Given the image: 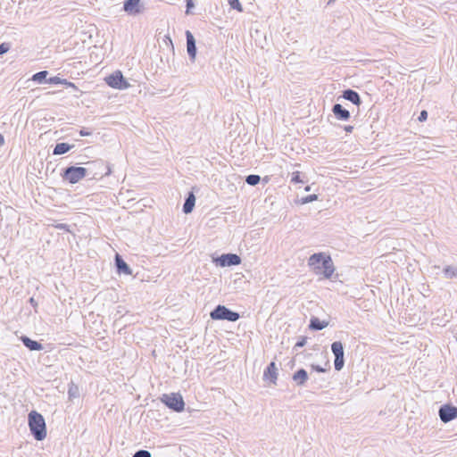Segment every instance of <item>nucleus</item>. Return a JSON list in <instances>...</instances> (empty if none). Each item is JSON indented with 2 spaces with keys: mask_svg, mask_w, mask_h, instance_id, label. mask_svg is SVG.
<instances>
[{
  "mask_svg": "<svg viewBox=\"0 0 457 457\" xmlns=\"http://www.w3.org/2000/svg\"><path fill=\"white\" fill-rule=\"evenodd\" d=\"M308 265L314 274L321 275L327 279L331 278L336 270L331 256L324 252L312 254L308 259Z\"/></svg>",
  "mask_w": 457,
  "mask_h": 457,
  "instance_id": "f257e3e1",
  "label": "nucleus"
},
{
  "mask_svg": "<svg viewBox=\"0 0 457 457\" xmlns=\"http://www.w3.org/2000/svg\"><path fill=\"white\" fill-rule=\"evenodd\" d=\"M28 422L31 435L37 441L46 437V426L42 414L37 411H31L28 416Z\"/></svg>",
  "mask_w": 457,
  "mask_h": 457,
  "instance_id": "f03ea898",
  "label": "nucleus"
},
{
  "mask_svg": "<svg viewBox=\"0 0 457 457\" xmlns=\"http://www.w3.org/2000/svg\"><path fill=\"white\" fill-rule=\"evenodd\" d=\"M210 317L213 320H228L235 322L240 318V314L225 305L218 304L211 312Z\"/></svg>",
  "mask_w": 457,
  "mask_h": 457,
  "instance_id": "7ed1b4c3",
  "label": "nucleus"
},
{
  "mask_svg": "<svg viewBox=\"0 0 457 457\" xmlns=\"http://www.w3.org/2000/svg\"><path fill=\"white\" fill-rule=\"evenodd\" d=\"M87 164L86 169L88 170V174H91L93 179L109 176L112 172L110 165L102 159L88 162Z\"/></svg>",
  "mask_w": 457,
  "mask_h": 457,
  "instance_id": "20e7f679",
  "label": "nucleus"
},
{
  "mask_svg": "<svg viewBox=\"0 0 457 457\" xmlns=\"http://www.w3.org/2000/svg\"><path fill=\"white\" fill-rule=\"evenodd\" d=\"M160 400L173 411L181 412L185 409V402L179 393L163 394Z\"/></svg>",
  "mask_w": 457,
  "mask_h": 457,
  "instance_id": "39448f33",
  "label": "nucleus"
},
{
  "mask_svg": "<svg viewBox=\"0 0 457 457\" xmlns=\"http://www.w3.org/2000/svg\"><path fill=\"white\" fill-rule=\"evenodd\" d=\"M88 174L84 167L69 166L62 170V177L71 184H76Z\"/></svg>",
  "mask_w": 457,
  "mask_h": 457,
  "instance_id": "423d86ee",
  "label": "nucleus"
},
{
  "mask_svg": "<svg viewBox=\"0 0 457 457\" xmlns=\"http://www.w3.org/2000/svg\"><path fill=\"white\" fill-rule=\"evenodd\" d=\"M106 84L116 89H126L129 87V82L124 78L122 72L120 71H116L105 77L104 79Z\"/></svg>",
  "mask_w": 457,
  "mask_h": 457,
  "instance_id": "0eeeda50",
  "label": "nucleus"
},
{
  "mask_svg": "<svg viewBox=\"0 0 457 457\" xmlns=\"http://www.w3.org/2000/svg\"><path fill=\"white\" fill-rule=\"evenodd\" d=\"M212 262L220 267H230L240 264L241 258L236 253H222L220 256L212 257Z\"/></svg>",
  "mask_w": 457,
  "mask_h": 457,
  "instance_id": "6e6552de",
  "label": "nucleus"
},
{
  "mask_svg": "<svg viewBox=\"0 0 457 457\" xmlns=\"http://www.w3.org/2000/svg\"><path fill=\"white\" fill-rule=\"evenodd\" d=\"M331 351L335 356L334 368L337 371H340L345 365V350L340 341H335L331 344Z\"/></svg>",
  "mask_w": 457,
  "mask_h": 457,
  "instance_id": "1a4fd4ad",
  "label": "nucleus"
},
{
  "mask_svg": "<svg viewBox=\"0 0 457 457\" xmlns=\"http://www.w3.org/2000/svg\"><path fill=\"white\" fill-rule=\"evenodd\" d=\"M438 415L442 422L448 423L457 418V407L445 403L439 407Z\"/></svg>",
  "mask_w": 457,
  "mask_h": 457,
  "instance_id": "9d476101",
  "label": "nucleus"
},
{
  "mask_svg": "<svg viewBox=\"0 0 457 457\" xmlns=\"http://www.w3.org/2000/svg\"><path fill=\"white\" fill-rule=\"evenodd\" d=\"M278 367L274 361H271L263 371V380L276 385L278 380Z\"/></svg>",
  "mask_w": 457,
  "mask_h": 457,
  "instance_id": "9b49d317",
  "label": "nucleus"
},
{
  "mask_svg": "<svg viewBox=\"0 0 457 457\" xmlns=\"http://www.w3.org/2000/svg\"><path fill=\"white\" fill-rule=\"evenodd\" d=\"M186 39L187 54L189 56L190 61L194 62L195 61L197 49L195 39L189 30L186 31Z\"/></svg>",
  "mask_w": 457,
  "mask_h": 457,
  "instance_id": "f8f14e48",
  "label": "nucleus"
},
{
  "mask_svg": "<svg viewBox=\"0 0 457 457\" xmlns=\"http://www.w3.org/2000/svg\"><path fill=\"white\" fill-rule=\"evenodd\" d=\"M141 0H125L123 3V10L130 14L137 15L142 12Z\"/></svg>",
  "mask_w": 457,
  "mask_h": 457,
  "instance_id": "ddd939ff",
  "label": "nucleus"
},
{
  "mask_svg": "<svg viewBox=\"0 0 457 457\" xmlns=\"http://www.w3.org/2000/svg\"><path fill=\"white\" fill-rule=\"evenodd\" d=\"M114 263L118 274L130 275L132 273L130 267L119 253L115 254Z\"/></svg>",
  "mask_w": 457,
  "mask_h": 457,
  "instance_id": "4468645a",
  "label": "nucleus"
},
{
  "mask_svg": "<svg viewBox=\"0 0 457 457\" xmlns=\"http://www.w3.org/2000/svg\"><path fill=\"white\" fill-rule=\"evenodd\" d=\"M332 112L335 117L339 120H348L351 117L350 112L343 107L340 104H335L332 106Z\"/></svg>",
  "mask_w": 457,
  "mask_h": 457,
  "instance_id": "2eb2a0df",
  "label": "nucleus"
},
{
  "mask_svg": "<svg viewBox=\"0 0 457 457\" xmlns=\"http://www.w3.org/2000/svg\"><path fill=\"white\" fill-rule=\"evenodd\" d=\"M342 98L351 102L353 104L356 106H360L361 104V99L358 92L351 88H347L343 91Z\"/></svg>",
  "mask_w": 457,
  "mask_h": 457,
  "instance_id": "dca6fc26",
  "label": "nucleus"
},
{
  "mask_svg": "<svg viewBox=\"0 0 457 457\" xmlns=\"http://www.w3.org/2000/svg\"><path fill=\"white\" fill-rule=\"evenodd\" d=\"M308 378V372L303 368L296 370L292 376V379L294 380V382H295L296 386H305V383L307 382Z\"/></svg>",
  "mask_w": 457,
  "mask_h": 457,
  "instance_id": "f3484780",
  "label": "nucleus"
},
{
  "mask_svg": "<svg viewBox=\"0 0 457 457\" xmlns=\"http://www.w3.org/2000/svg\"><path fill=\"white\" fill-rule=\"evenodd\" d=\"M22 344L30 351H40L43 349V345L41 343L32 340L27 336H22L21 337Z\"/></svg>",
  "mask_w": 457,
  "mask_h": 457,
  "instance_id": "a211bd4d",
  "label": "nucleus"
},
{
  "mask_svg": "<svg viewBox=\"0 0 457 457\" xmlns=\"http://www.w3.org/2000/svg\"><path fill=\"white\" fill-rule=\"evenodd\" d=\"M195 204V196L193 192H189L185 199L182 211L185 214L192 212Z\"/></svg>",
  "mask_w": 457,
  "mask_h": 457,
  "instance_id": "6ab92c4d",
  "label": "nucleus"
},
{
  "mask_svg": "<svg viewBox=\"0 0 457 457\" xmlns=\"http://www.w3.org/2000/svg\"><path fill=\"white\" fill-rule=\"evenodd\" d=\"M328 325V322L320 320L317 317H312L310 320L309 328L314 331H320L325 328Z\"/></svg>",
  "mask_w": 457,
  "mask_h": 457,
  "instance_id": "aec40b11",
  "label": "nucleus"
},
{
  "mask_svg": "<svg viewBox=\"0 0 457 457\" xmlns=\"http://www.w3.org/2000/svg\"><path fill=\"white\" fill-rule=\"evenodd\" d=\"M73 145L68 143H57L53 150L54 155H61L68 153Z\"/></svg>",
  "mask_w": 457,
  "mask_h": 457,
  "instance_id": "412c9836",
  "label": "nucleus"
},
{
  "mask_svg": "<svg viewBox=\"0 0 457 457\" xmlns=\"http://www.w3.org/2000/svg\"><path fill=\"white\" fill-rule=\"evenodd\" d=\"M48 75V71H38L37 73H35L31 79L37 83H39V84H42V83H46V77Z\"/></svg>",
  "mask_w": 457,
  "mask_h": 457,
  "instance_id": "4be33fe9",
  "label": "nucleus"
},
{
  "mask_svg": "<svg viewBox=\"0 0 457 457\" xmlns=\"http://www.w3.org/2000/svg\"><path fill=\"white\" fill-rule=\"evenodd\" d=\"M443 273L446 278H457V267L448 265L443 269Z\"/></svg>",
  "mask_w": 457,
  "mask_h": 457,
  "instance_id": "5701e85b",
  "label": "nucleus"
},
{
  "mask_svg": "<svg viewBox=\"0 0 457 457\" xmlns=\"http://www.w3.org/2000/svg\"><path fill=\"white\" fill-rule=\"evenodd\" d=\"M68 395L70 399L77 398L79 396V386L72 381L69 384Z\"/></svg>",
  "mask_w": 457,
  "mask_h": 457,
  "instance_id": "b1692460",
  "label": "nucleus"
},
{
  "mask_svg": "<svg viewBox=\"0 0 457 457\" xmlns=\"http://www.w3.org/2000/svg\"><path fill=\"white\" fill-rule=\"evenodd\" d=\"M245 183L250 186H256L261 181V177L257 174H251L245 177Z\"/></svg>",
  "mask_w": 457,
  "mask_h": 457,
  "instance_id": "393cba45",
  "label": "nucleus"
},
{
  "mask_svg": "<svg viewBox=\"0 0 457 457\" xmlns=\"http://www.w3.org/2000/svg\"><path fill=\"white\" fill-rule=\"evenodd\" d=\"M228 4H229L230 8L238 12H243V7L239 0H228Z\"/></svg>",
  "mask_w": 457,
  "mask_h": 457,
  "instance_id": "a878e982",
  "label": "nucleus"
},
{
  "mask_svg": "<svg viewBox=\"0 0 457 457\" xmlns=\"http://www.w3.org/2000/svg\"><path fill=\"white\" fill-rule=\"evenodd\" d=\"M318 200V195L312 194L301 198L300 202L302 204H309Z\"/></svg>",
  "mask_w": 457,
  "mask_h": 457,
  "instance_id": "bb28decb",
  "label": "nucleus"
},
{
  "mask_svg": "<svg viewBox=\"0 0 457 457\" xmlns=\"http://www.w3.org/2000/svg\"><path fill=\"white\" fill-rule=\"evenodd\" d=\"M291 183L297 184V183H303V181L301 179V172L300 171H294L291 174Z\"/></svg>",
  "mask_w": 457,
  "mask_h": 457,
  "instance_id": "cd10ccee",
  "label": "nucleus"
},
{
  "mask_svg": "<svg viewBox=\"0 0 457 457\" xmlns=\"http://www.w3.org/2000/svg\"><path fill=\"white\" fill-rule=\"evenodd\" d=\"M132 457H152V454L147 450H138L137 451Z\"/></svg>",
  "mask_w": 457,
  "mask_h": 457,
  "instance_id": "c85d7f7f",
  "label": "nucleus"
},
{
  "mask_svg": "<svg viewBox=\"0 0 457 457\" xmlns=\"http://www.w3.org/2000/svg\"><path fill=\"white\" fill-rule=\"evenodd\" d=\"M306 342H307V337H302L295 343L294 348L295 349L302 348V347H303L306 345Z\"/></svg>",
  "mask_w": 457,
  "mask_h": 457,
  "instance_id": "c756f323",
  "label": "nucleus"
},
{
  "mask_svg": "<svg viewBox=\"0 0 457 457\" xmlns=\"http://www.w3.org/2000/svg\"><path fill=\"white\" fill-rule=\"evenodd\" d=\"M11 45L10 43L4 42L0 44V55L7 53L10 50Z\"/></svg>",
  "mask_w": 457,
  "mask_h": 457,
  "instance_id": "7c9ffc66",
  "label": "nucleus"
},
{
  "mask_svg": "<svg viewBox=\"0 0 457 457\" xmlns=\"http://www.w3.org/2000/svg\"><path fill=\"white\" fill-rule=\"evenodd\" d=\"M61 81L62 80H61L60 77L54 76V77H51V78L47 79L46 83L58 85L59 83H61Z\"/></svg>",
  "mask_w": 457,
  "mask_h": 457,
  "instance_id": "2f4dec72",
  "label": "nucleus"
},
{
  "mask_svg": "<svg viewBox=\"0 0 457 457\" xmlns=\"http://www.w3.org/2000/svg\"><path fill=\"white\" fill-rule=\"evenodd\" d=\"M428 119V112L426 110H422L420 112V115L418 117V120L420 122H423V121H426Z\"/></svg>",
  "mask_w": 457,
  "mask_h": 457,
  "instance_id": "473e14b6",
  "label": "nucleus"
},
{
  "mask_svg": "<svg viewBox=\"0 0 457 457\" xmlns=\"http://www.w3.org/2000/svg\"><path fill=\"white\" fill-rule=\"evenodd\" d=\"M311 369L314 371H317V372H326L328 370V369L326 368H323L320 365H317V364H312L311 365Z\"/></svg>",
  "mask_w": 457,
  "mask_h": 457,
  "instance_id": "72a5a7b5",
  "label": "nucleus"
},
{
  "mask_svg": "<svg viewBox=\"0 0 457 457\" xmlns=\"http://www.w3.org/2000/svg\"><path fill=\"white\" fill-rule=\"evenodd\" d=\"M57 229L70 231V226L66 223H58L54 226Z\"/></svg>",
  "mask_w": 457,
  "mask_h": 457,
  "instance_id": "f704fd0d",
  "label": "nucleus"
},
{
  "mask_svg": "<svg viewBox=\"0 0 457 457\" xmlns=\"http://www.w3.org/2000/svg\"><path fill=\"white\" fill-rule=\"evenodd\" d=\"M79 136L81 137H87V136H90L92 134V131L89 130L88 129H86V128H82L80 130H79Z\"/></svg>",
  "mask_w": 457,
  "mask_h": 457,
  "instance_id": "c9c22d12",
  "label": "nucleus"
},
{
  "mask_svg": "<svg viewBox=\"0 0 457 457\" xmlns=\"http://www.w3.org/2000/svg\"><path fill=\"white\" fill-rule=\"evenodd\" d=\"M194 6H195V4H194L193 0H187V4H186L187 11H186V12L189 13L190 9L193 8Z\"/></svg>",
  "mask_w": 457,
  "mask_h": 457,
  "instance_id": "e433bc0d",
  "label": "nucleus"
},
{
  "mask_svg": "<svg viewBox=\"0 0 457 457\" xmlns=\"http://www.w3.org/2000/svg\"><path fill=\"white\" fill-rule=\"evenodd\" d=\"M65 86L67 87H71V88H73L76 91L79 90L78 87H76V85L73 82L68 81Z\"/></svg>",
  "mask_w": 457,
  "mask_h": 457,
  "instance_id": "4c0bfd02",
  "label": "nucleus"
},
{
  "mask_svg": "<svg viewBox=\"0 0 457 457\" xmlns=\"http://www.w3.org/2000/svg\"><path fill=\"white\" fill-rule=\"evenodd\" d=\"M345 130L347 133H351V132H353V126H351V125H347V126H345Z\"/></svg>",
  "mask_w": 457,
  "mask_h": 457,
  "instance_id": "58836bf2",
  "label": "nucleus"
},
{
  "mask_svg": "<svg viewBox=\"0 0 457 457\" xmlns=\"http://www.w3.org/2000/svg\"><path fill=\"white\" fill-rule=\"evenodd\" d=\"M29 303L32 306L36 307L37 306V302L35 301V299L33 297L29 298Z\"/></svg>",
  "mask_w": 457,
  "mask_h": 457,
  "instance_id": "ea45409f",
  "label": "nucleus"
},
{
  "mask_svg": "<svg viewBox=\"0 0 457 457\" xmlns=\"http://www.w3.org/2000/svg\"><path fill=\"white\" fill-rule=\"evenodd\" d=\"M4 145V137L2 134H0V147Z\"/></svg>",
  "mask_w": 457,
  "mask_h": 457,
  "instance_id": "a19ab883",
  "label": "nucleus"
},
{
  "mask_svg": "<svg viewBox=\"0 0 457 457\" xmlns=\"http://www.w3.org/2000/svg\"><path fill=\"white\" fill-rule=\"evenodd\" d=\"M61 80H62V81H61V83H60V84L64 85V86H65V85H66V83L68 82V80H67V79H62V78H61Z\"/></svg>",
  "mask_w": 457,
  "mask_h": 457,
  "instance_id": "79ce46f5",
  "label": "nucleus"
},
{
  "mask_svg": "<svg viewBox=\"0 0 457 457\" xmlns=\"http://www.w3.org/2000/svg\"><path fill=\"white\" fill-rule=\"evenodd\" d=\"M304 190H305L306 192H309V191L311 190V186H306V187H305V188H304Z\"/></svg>",
  "mask_w": 457,
  "mask_h": 457,
  "instance_id": "37998d69",
  "label": "nucleus"
}]
</instances>
